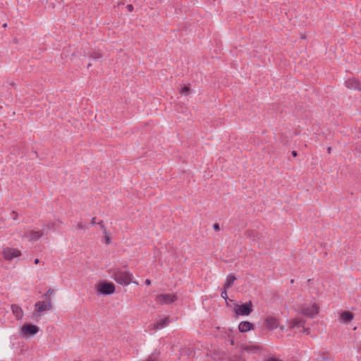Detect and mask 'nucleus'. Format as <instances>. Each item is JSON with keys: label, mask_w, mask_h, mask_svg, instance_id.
I'll return each instance as SVG.
<instances>
[{"label": "nucleus", "mask_w": 361, "mask_h": 361, "mask_svg": "<svg viewBox=\"0 0 361 361\" xmlns=\"http://www.w3.org/2000/svg\"><path fill=\"white\" fill-rule=\"evenodd\" d=\"M305 322L301 318H295L292 319L290 322V326L292 329L299 328L300 326H303Z\"/></svg>", "instance_id": "15"}, {"label": "nucleus", "mask_w": 361, "mask_h": 361, "mask_svg": "<svg viewBox=\"0 0 361 361\" xmlns=\"http://www.w3.org/2000/svg\"><path fill=\"white\" fill-rule=\"evenodd\" d=\"M292 155H293V157H296V156H297V152H296V151H294V150H293V151H292Z\"/></svg>", "instance_id": "33"}, {"label": "nucleus", "mask_w": 361, "mask_h": 361, "mask_svg": "<svg viewBox=\"0 0 361 361\" xmlns=\"http://www.w3.org/2000/svg\"><path fill=\"white\" fill-rule=\"evenodd\" d=\"M252 310V302L250 300L242 305H237L234 310L236 314L242 316L249 315Z\"/></svg>", "instance_id": "5"}, {"label": "nucleus", "mask_w": 361, "mask_h": 361, "mask_svg": "<svg viewBox=\"0 0 361 361\" xmlns=\"http://www.w3.org/2000/svg\"><path fill=\"white\" fill-rule=\"evenodd\" d=\"M77 228L80 229V230H87V229H88V227L87 225L84 224L83 223L80 222L77 225Z\"/></svg>", "instance_id": "20"}, {"label": "nucleus", "mask_w": 361, "mask_h": 361, "mask_svg": "<svg viewBox=\"0 0 361 361\" xmlns=\"http://www.w3.org/2000/svg\"><path fill=\"white\" fill-rule=\"evenodd\" d=\"M264 325L266 329L269 330H274L278 328L279 321L274 317L268 316L264 319Z\"/></svg>", "instance_id": "9"}, {"label": "nucleus", "mask_w": 361, "mask_h": 361, "mask_svg": "<svg viewBox=\"0 0 361 361\" xmlns=\"http://www.w3.org/2000/svg\"><path fill=\"white\" fill-rule=\"evenodd\" d=\"M39 260L38 259H36L35 260V264H38V263H39Z\"/></svg>", "instance_id": "34"}, {"label": "nucleus", "mask_w": 361, "mask_h": 361, "mask_svg": "<svg viewBox=\"0 0 361 361\" xmlns=\"http://www.w3.org/2000/svg\"><path fill=\"white\" fill-rule=\"evenodd\" d=\"M322 359H323V360H328V357H322Z\"/></svg>", "instance_id": "35"}, {"label": "nucleus", "mask_w": 361, "mask_h": 361, "mask_svg": "<svg viewBox=\"0 0 361 361\" xmlns=\"http://www.w3.org/2000/svg\"><path fill=\"white\" fill-rule=\"evenodd\" d=\"M11 217L13 219V220H17L18 217V212H16V211H13L11 213Z\"/></svg>", "instance_id": "23"}, {"label": "nucleus", "mask_w": 361, "mask_h": 361, "mask_svg": "<svg viewBox=\"0 0 361 361\" xmlns=\"http://www.w3.org/2000/svg\"><path fill=\"white\" fill-rule=\"evenodd\" d=\"M190 92V88L187 86H185L181 88L180 91V93L181 94H188V92Z\"/></svg>", "instance_id": "21"}, {"label": "nucleus", "mask_w": 361, "mask_h": 361, "mask_svg": "<svg viewBox=\"0 0 361 361\" xmlns=\"http://www.w3.org/2000/svg\"><path fill=\"white\" fill-rule=\"evenodd\" d=\"M126 8L128 12H132L134 8L132 4H128Z\"/></svg>", "instance_id": "26"}, {"label": "nucleus", "mask_w": 361, "mask_h": 361, "mask_svg": "<svg viewBox=\"0 0 361 361\" xmlns=\"http://www.w3.org/2000/svg\"><path fill=\"white\" fill-rule=\"evenodd\" d=\"M114 280L118 284L126 286L132 283L133 274L126 270L118 269L112 275ZM137 284V282H133Z\"/></svg>", "instance_id": "1"}, {"label": "nucleus", "mask_w": 361, "mask_h": 361, "mask_svg": "<svg viewBox=\"0 0 361 361\" xmlns=\"http://www.w3.org/2000/svg\"><path fill=\"white\" fill-rule=\"evenodd\" d=\"M345 85L348 89L361 91V83L357 79L355 78L346 80L345 82Z\"/></svg>", "instance_id": "10"}, {"label": "nucleus", "mask_w": 361, "mask_h": 361, "mask_svg": "<svg viewBox=\"0 0 361 361\" xmlns=\"http://www.w3.org/2000/svg\"><path fill=\"white\" fill-rule=\"evenodd\" d=\"M328 152H329V153H330V152H331V147H329V148H328Z\"/></svg>", "instance_id": "36"}, {"label": "nucleus", "mask_w": 361, "mask_h": 361, "mask_svg": "<svg viewBox=\"0 0 361 361\" xmlns=\"http://www.w3.org/2000/svg\"><path fill=\"white\" fill-rule=\"evenodd\" d=\"M90 57L94 60H97V59H99L100 58H102V54L99 52H97V51H94L93 53L91 54Z\"/></svg>", "instance_id": "19"}, {"label": "nucleus", "mask_w": 361, "mask_h": 361, "mask_svg": "<svg viewBox=\"0 0 361 361\" xmlns=\"http://www.w3.org/2000/svg\"><path fill=\"white\" fill-rule=\"evenodd\" d=\"M221 296L222 298H224L225 300H227L228 299V295L226 290L224 289V290L221 293Z\"/></svg>", "instance_id": "24"}, {"label": "nucleus", "mask_w": 361, "mask_h": 361, "mask_svg": "<svg viewBox=\"0 0 361 361\" xmlns=\"http://www.w3.org/2000/svg\"><path fill=\"white\" fill-rule=\"evenodd\" d=\"M145 284L149 286L151 284V281L149 279H146Z\"/></svg>", "instance_id": "32"}, {"label": "nucleus", "mask_w": 361, "mask_h": 361, "mask_svg": "<svg viewBox=\"0 0 361 361\" xmlns=\"http://www.w3.org/2000/svg\"><path fill=\"white\" fill-rule=\"evenodd\" d=\"M42 235L43 233L42 231H30L27 234L25 235V236L27 238L30 240H37Z\"/></svg>", "instance_id": "13"}, {"label": "nucleus", "mask_w": 361, "mask_h": 361, "mask_svg": "<svg viewBox=\"0 0 361 361\" xmlns=\"http://www.w3.org/2000/svg\"><path fill=\"white\" fill-rule=\"evenodd\" d=\"M105 234H106V235H105V239H106V244H109V243H110V242H111V238H110V237L109 236V235H107V233H105Z\"/></svg>", "instance_id": "27"}, {"label": "nucleus", "mask_w": 361, "mask_h": 361, "mask_svg": "<svg viewBox=\"0 0 361 361\" xmlns=\"http://www.w3.org/2000/svg\"><path fill=\"white\" fill-rule=\"evenodd\" d=\"M213 228L215 231H219L220 230V226L219 225V224H214L213 225Z\"/></svg>", "instance_id": "28"}, {"label": "nucleus", "mask_w": 361, "mask_h": 361, "mask_svg": "<svg viewBox=\"0 0 361 361\" xmlns=\"http://www.w3.org/2000/svg\"><path fill=\"white\" fill-rule=\"evenodd\" d=\"M319 311V306L317 303H304L298 307V312L302 315L313 318Z\"/></svg>", "instance_id": "2"}, {"label": "nucleus", "mask_w": 361, "mask_h": 361, "mask_svg": "<svg viewBox=\"0 0 361 361\" xmlns=\"http://www.w3.org/2000/svg\"><path fill=\"white\" fill-rule=\"evenodd\" d=\"M96 224H97L96 222V218L95 217L92 218L91 221H90V224L95 225Z\"/></svg>", "instance_id": "30"}, {"label": "nucleus", "mask_w": 361, "mask_h": 361, "mask_svg": "<svg viewBox=\"0 0 361 361\" xmlns=\"http://www.w3.org/2000/svg\"><path fill=\"white\" fill-rule=\"evenodd\" d=\"M97 224L99 225V226H100L101 229H102L103 232L106 233V230L105 226H104L103 221H101L98 222Z\"/></svg>", "instance_id": "25"}, {"label": "nucleus", "mask_w": 361, "mask_h": 361, "mask_svg": "<svg viewBox=\"0 0 361 361\" xmlns=\"http://www.w3.org/2000/svg\"><path fill=\"white\" fill-rule=\"evenodd\" d=\"M35 310L38 313H41L45 310H51L52 309L51 300L48 298L44 301H38L35 304Z\"/></svg>", "instance_id": "7"}, {"label": "nucleus", "mask_w": 361, "mask_h": 361, "mask_svg": "<svg viewBox=\"0 0 361 361\" xmlns=\"http://www.w3.org/2000/svg\"><path fill=\"white\" fill-rule=\"evenodd\" d=\"M245 350L246 351H250L252 353H255L259 350V347L257 345H249V346L245 347Z\"/></svg>", "instance_id": "18"}, {"label": "nucleus", "mask_w": 361, "mask_h": 361, "mask_svg": "<svg viewBox=\"0 0 361 361\" xmlns=\"http://www.w3.org/2000/svg\"><path fill=\"white\" fill-rule=\"evenodd\" d=\"M97 290L103 295H111L115 292V286L113 283L102 282L98 284Z\"/></svg>", "instance_id": "6"}, {"label": "nucleus", "mask_w": 361, "mask_h": 361, "mask_svg": "<svg viewBox=\"0 0 361 361\" xmlns=\"http://www.w3.org/2000/svg\"><path fill=\"white\" fill-rule=\"evenodd\" d=\"M354 315L348 311H345L341 314V318L345 322H349L353 320Z\"/></svg>", "instance_id": "17"}, {"label": "nucleus", "mask_w": 361, "mask_h": 361, "mask_svg": "<svg viewBox=\"0 0 361 361\" xmlns=\"http://www.w3.org/2000/svg\"><path fill=\"white\" fill-rule=\"evenodd\" d=\"M177 300L176 295L170 293L159 294L155 298V301L161 305L171 304Z\"/></svg>", "instance_id": "4"}, {"label": "nucleus", "mask_w": 361, "mask_h": 361, "mask_svg": "<svg viewBox=\"0 0 361 361\" xmlns=\"http://www.w3.org/2000/svg\"><path fill=\"white\" fill-rule=\"evenodd\" d=\"M39 329L34 324H25L21 327L20 333L24 336H33L38 333Z\"/></svg>", "instance_id": "8"}, {"label": "nucleus", "mask_w": 361, "mask_h": 361, "mask_svg": "<svg viewBox=\"0 0 361 361\" xmlns=\"http://www.w3.org/2000/svg\"><path fill=\"white\" fill-rule=\"evenodd\" d=\"M3 26H4V27H6V26H7V24H6V23H5V24H4V25H3Z\"/></svg>", "instance_id": "39"}, {"label": "nucleus", "mask_w": 361, "mask_h": 361, "mask_svg": "<svg viewBox=\"0 0 361 361\" xmlns=\"http://www.w3.org/2000/svg\"><path fill=\"white\" fill-rule=\"evenodd\" d=\"M11 310L17 319H20L23 317V311L22 308L18 305H12Z\"/></svg>", "instance_id": "11"}, {"label": "nucleus", "mask_w": 361, "mask_h": 361, "mask_svg": "<svg viewBox=\"0 0 361 361\" xmlns=\"http://www.w3.org/2000/svg\"><path fill=\"white\" fill-rule=\"evenodd\" d=\"M294 282V280L293 279H291L290 280V283H293Z\"/></svg>", "instance_id": "37"}, {"label": "nucleus", "mask_w": 361, "mask_h": 361, "mask_svg": "<svg viewBox=\"0 0 361 361\" xmlns=\"http://www.w3.org/2000/svg\"><path fill=\"white\" fill-rule=\"evenodd\" d=\"M303 328V332L309 334L310 333V329L309 328H305V326H302Z\"/></svg>", "instance_id": "29"}, {"label": "nucleus", "mask_w": 361, "mask_h": 361, "mask_svg": "<svg viewBox=\"0 0 361 361\" xmlns=\"http://www.w3.org/2000/svg\"><path fill=\"white\" fill-rule=\"evenodd\" d=\"M47 228L48 230H55V224L54 222H49L47 224Z\"/></svg>", "instance_id": "22"}, {"label": "nucleus", "mask_w": 361, "mask_h": 361, "mask_svg": "<svg viewBox=\"0 0 361 361\" xmlns=\"http://www.w3.org/2000/svg\"><path fill=\"white\" fill-rule=\"evenodd\" d=\"M90 66H91V63H89V64L87 65V68H89V67H90Z\"/></svg>", "instance_id": "38"}, {"label": "nucleus", "mask_w": 361, "mask_h": 361, "mask_svg": "<svg viewBox=\"0 0 361 361\" xmlns=\"http://www.w3.org/2000/svg\"><path fill=\"white\" fill-rule=\"evenodd\" d=\"M235 281L236 278L234 275L228 276L224 284V289L227 290L228 288H231Z\"/></svg>", "instance_id": "16"}, {"label": "nucleus", "mask_w": 361, "mask_h": 361, "mask_svg": "<svg viewBox=\"0 0 361 361\" xmlns=\"http://www.w3.org/2000/svg\"><path fill=\"white\" fill-rule=\"evenodd\" d=\"M170 323V319L169 317H166L165 318L160 319L155 324L154 327L156 329H161L169 325Z\"/></svg>", "instance_id": "14"}, {"label": "nucleus", "mask_w": 361, "mask_h": 361, "mask_svg": "<svg viewBox=\"0 0 361 361\" xmlns=\"http://www.w3.org/2000/svg\"><path fill=\"white\" fill-rule=\"evenodd\" d=\"M54 290L50 288L48 290V291L46 293L45 296H47L48 295H51L53 293Z\"/></svg>", "instance_id": "31"}, {"label": "nucleus", "mask_w": 361, "mask_h": 361, "mask_svg": "<svg viewBox=\"0 0 361 361\" xmlns=\"http://www.w3.org/2000/svg\"><path fill=\"white\" fill-rule=\"evenodd\" d=\"M254 324L250 322H241L238 325V329L240 332L244 333L253 329Z\"/></svg>", "instance_id": "12"}, {"label": "nucleus", "mask_w": 361, "mask_h": 361, "mask_svg": "<svg viewBox=\"0 0 361 361\" xmlns=\"http://www.w3.org/2000/svg\"><path fill=\"white\" fill-rule=\"evenodd\" d=\"M2 255L5 260L11 261L14 258L21 256V251L17 248L5 247L2 249Z\"/></svg>", "instance_id": "3"}]
</instances>
